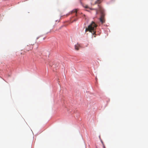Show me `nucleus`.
I'll list each match as a JSON object with an SVG mask.
<instances>
[{"mask_svg": "<svg viewBox=\"0 0 148 148\" xmlns=\"http://www.w3.org/2000/svg\"><path fill=\"white\" fill-rule=\"evenodd\" d=\"M77 11L76 9H74L71 12V13H77Z\"/></svg>", "mask_w": 148, "mask_h": 148, "instance_id": "nucleus-6", "label": "nucleus"}, {"mask_svg": "<svg viewBox=\"0 0 148 148\" xmlns=\"http://www.w3.org/2000/svg\"><path fill=\"white\" fill-rule=\"evenodd\" d=\"M102 1V0H97L95 1L94 3H92V5H94L96 4H98V8L95 9L96 11V14H98L99 11L101 14L100 17L99 18L100 22L102 24H103L105 23L106 19L105 18V11L103 8L100 6L99 4L101 3Z\"/></svg>", "mask_w": 148, "mask_h": 148, "instance_id": "nucleus-1", "label": "nucleus"}, {"mask_svg": "<svg viewBox=\"0 0 148 148\" xmlns=\"http://www.w3.org/2000/svg\"><path fill=\"white\" fill-rule=\"evenodd\" d=\"M34 44V43H33L26 45L25 47V50L27 51L32 50L33 49V45Z\"/></svg>", "mask_w": 148, "mask_h": 148, "instance_id": "nucleus-3", "label": "nucleus"}, {"mask_svg": "<svg viewBox=\"0 0 148 148\" xmlns=\"http://www.w3.org/2000/svg\"><path fill=\"white\" fill-rule=\"evenodd\" d=\"M101 142L103 145V144H104L102 140H101Z\"/></svg>", "mask_w": 148, "mask_h": 148, "instance_id": "nucleus-8", "label": "nucleus"}, {"mask_svg": "<svg viewBox=\"0 0 148 148\" xmlns=\"http://www.w3.org/2000/svg\"><path fill=\"white\" fill-rule=\"evenodd\" d=\"M86 10L87 11H89V10Z\"/></svg>", "mask_w": 148, "mask_h": 148, "instance_id": "nucleus-9", "label": "nucleus"}, {"mask_svg": "<svg viewBox=\"0 0 148 148\" xmlns=\"http://www.w3.org/2000/svg\"><path fill=\"white\" fill-rule=\"evenodd\" d=\"M103 148H106L105 147V146L104 145V144H103Z\"/></svg>", "mask_w": 148, "mask_h": 148, "instance_id": "nucleus-7", "label": "nucleus"}, {"mask_svg": "<svg viewBox=\"0 0 148 148\" xmlns=\"http://www.w3.org/2000/svg\"><path fill=\"white\" fill-rule=\"evenodd\" d=\"M80 47V45L78 44H77L75 45V49L78 50L79 49V48Z\"/></svg>", "mask_w": 148, "mask_h": 148, "instance_id": "nucleus-4", "label": "nucleus"}, {"mask_svg": "<svg viewBox=\"0 0 148 148\" xmlns=\"http://www.w3.org/2000/svg\"><path fill=\"white\" fill-rule=\"evenodd\" d=\"M81 0H80V3L81 4L83 5V6L85 8H87V9H90V10H92V9L90 8H89L88 6L87 5H86L85 6H84V5H83L82 4V1H81Z\"/></svg>", "mask_w": 148, "mask_h": 148, "instance_id": "nucleus-5", "label": "nucleus"}, {"mask_svg": "<svg viewBox=\"0 0 148 148\" xmlns=\"http://www.w3.org/2000/svg\"><path fill=\"white\" fill-rule=\"evenodd\" d=\"M97 26V25L94 22L92 21L91 24L88 26L87 28H86L85 32L89 31L94 35V37H95L96 36V29Z\"/></svg>", "mask_w": 148, "mask_h": 148, "instance_id": "nucleus-2", "label": "nucleus"}]
</instances>
